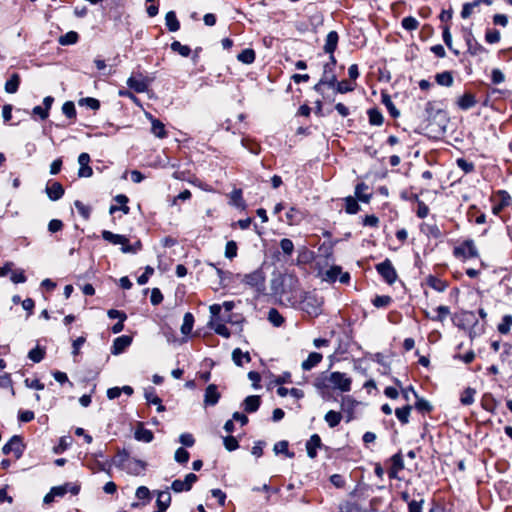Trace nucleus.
<instances>
[{"mask_svg":"<svg viewBox=\"0 0 512 512\" xmlns=\"http://www.w3.org/2000/svg\"><path fill=\"white\" fill-rule=\"evenodd\" d=\"M291 305L311 317L321 314L323 300L314 292L300 291L289 300Z\"/></svg>","mask_w":512,"mask_h":512,"instance_id":"1","label":"nucleus"},{"mask_svg":"<svg viewBox=\"0 0 512 512\" xmlns=\"http://www.w3.org/2000/svg\"><path fill=\"white\" fill-rule=\"evenodd\" d=\"M352 379L342 372H332L323 379L317 380L315 386L318 389L333 388L341 392H349L351 390Z\"/></svg>","mask_w":512,"mask_h":512,"instance_id":"2","label":"nucleus"},{"mask_svg":"<svg viewBox=\"0 0 512 512\" xmlns=\"http://www.w3.org/2000/svg\"><path fill=\"white\" fill-rule=\"evenodd\" d=\"M237 278L240 280L241 283L252 289L256 296L265 294L266 274L262 266L250 273L237 274Z\"/></svg>","mask_w":512,"mask_h":512,"instance_id":"3","label":"nucleus"},{"mask_svg":"<svg viewBox=\"0 0 512 512\" xmlns=\"http://www.w3.org/2000/svg\"><path fill=\"white\" fill-rule=\"evenodd\" d=\"M376 270L389 284H393L397 279V273L389 259L377 264Z\"/></svg>","mask_w":512,"mask_h":512,"instance_id":"4","label":"nucleus"},{"mask_svg":"<svg viewBox=\"0 0 512 512\" xmlns=\"http://www.w3.org/2000/svg\"><path fill=\"white\" fill-rule=\"evenodd\" d=\"M24 446L19 436L14 435L11 439L2 447V453L8 455L14 453L15 457L19 459L23 454Z\"/></svg>","mask_w":512,"mask_h":512,"instance_id":"5","label":"nucleus"},{"mask_svg":"<svg viewBox=\"0 0 512 512\" xmlns=\"http://www.w3.org/2000/svg\"><path fill=\"white\" fill-rule=\"evenodd\" d=\"M197 479L198 477L194 473H189L185 476L184 480H174L171 484V489L176 493L189 491Z\"/></svg>","mask_w":512,"mask_h":512,"instance_id":"6","label":"nucleus"},{"mask_svg":"<svg viewBox=\"0 0 512 512\" xmlns=\"http://www.w3.org/2000/svg\"><path fill=\"white\" fill-rule=\"evenodd\" d=\"M455 255L463 256L465 258H474L478 256L477 248L472 240L464 241L459 247L454 250Z\"/></svg>","mask_w":512,"mask_h":512,"instance_id":"7","label":"nucleus"},{"mask_svg":"<svg viewBox=\"0 0 512 512\" xmlns=\"http://www.w3.org/2000/svg\"><path fill=\"white\" fill-rule=\"evenodd\" d=\"M150 80L147 77H143L140 75L139 78L137 77H129L127 79V86L134 90L136 93H144L148 90Z\"/></svg>","mask_w":512,"mask_h":512,"instance_id":"8","label":"nucleus"},{"mask_svg":"<svg viewBox=\"0 0 512 512\" xmlns=\"http://www.w3.org/2000/svg\"><path fill=\"white\" fill-rule=\"evenodd\" d=\"M334 67L330 66V64H325L324 65V71H323V75H322V78L320 79L319 83L315 85L314 89L316 91L319 90V87L323 84L329 86V87H334L336 85V75L334 74V71H333Z\"/></svg>","mask_w":512,"mask_h":512,"instance_id":"9","label":"nucleus"},{"mask_svg":"<svg viewBox=\"0 0 512 512\" xmlns=\"http://www.w3.org/2000/svg\"><path fill=\"white\" fill-rule=\"evenodd\" d=\"M121 469L131 475H140L145 471L146 463L138 459H132L127 461V463H121Z\"/></svg>","mask_w":512,"mask_h":512,"instance_id":"10","label":"nucleus"},{"mask_svg":"<svg viewBox=\"0 0 512 512\" xmlns=\"http://www.w3.org/2000/svg\"><path fill=\"white\" fill-rule=\"evenodd\" d=\"M78 163H79V170H78V176L80 178H88L93 175V170L90 167V156L88 153H81L78 156Z\"/></svg>","mask_w":512,"mask_h":512,"instance_id":"11","label":"nucleus"},{"mask_svg":"<svg viewBox=\"0 0 512 512\" xmlns=\"http://www.w3.org/2000/svg\"><path fill=\"white\" fill-rule=\"evenodd\" d=\"M132 343V337L128 335H122L114 339L113 345L111 348V353L113 355L121 354L126 348H128Z\"/></svg>","mask_w":512,"mask_h":512,"instance_id":"12","label":"nucleus"},{"mask_svg":"<svg viewBox=\"0 0 512 512\" xmlns=\"http://www.w3.org/2000/svg\"><path fill=\"white\" fill-rule=\"evenodd\" d=\"M219 399L220 393L217 390V386L215 384L208 385L204 394V404L206 406H214L218 403Z\"/></svg>","mask_w":512,"mask_h":512,"instance_id":"13","label":"nucleus"},{"mask_svg":"<svg viewBox=\"0 0 512 512\" xmlns=\"http://www.w3.org/2000/svg\"><path fill=\"white\" fill-rule=\"evenodd\" d=\"M321 447V438L318 434H313L306 442L307 455L314 459L317 456V449Z\"/></svg>","mask_w":512,"mask_h":512,"instance_id":"14","label":"nucleus"},{"mask_svg":"<svg viewBox=\"0 0 512 512\" xmlns=\"http://www.w3.org/2000/svg\"><path fill=\"white\" fill-rule=\"evenodd\" d=\"M46 193L50 200L57 201L64 195V188L59 182H53L46 187Z\"/></svg>","mask_w":512,"mask_h":512,"instance_id":"15","label":"nucleus"},{"mask_svg":"<svg viewBox=\"0 0 512 512\" xmlns=\"http://www.w3.org/2000/svg\"><path fill=\"white\" fill-rule=\"evenodd\" d=\"M79 491L80 485L76 483H65L64 485L54 487V493H56L59 497L64 496L68 492L73 495H77Z\"/></svg>","mask_w":512,"mask_h":512,"instance_id":"16","label":"nucleus"},{"mask_svg":"<svg viewBox=\"0 0 512 512\" xmlns=\"http://www.w3.org/2000/svg\"><path fill=\"white\" fill-rule=\"evenodd\" d=\"M477 104L476 98L471 93H464L457 100V105L461 110H468L473 108Z\"/></svg>","mask_w":512,"mask_h":512,"instance_id":"17","label":"nucleus"},{"mask_svg":"<svg viewBox=\"0 0 512 512\" xmlns=\"http://www.w3.org/2000/svg\"><path fill=\"white\" fill-rule=\"evenodd\" d=\"M392 466L389 470V477L396 478L399 471L404 468V461L401 453H396L391 457Z\"/></svg>","mask_w":512,"mask_h":512,"instance_id":"18","label":"nucleus"},{"mask_svg":"<svg viewBox=\"0 0 512 512\" xmlns=\"http://www.w3.org/2000/svg\"><path fill=\"white\" fill-rule=\"evenodd\" d=\"M322 359V354L318 352H311L308 355L307 359L302 362L301 367L303 370L309 371L315 366H317L322 361Z\"/></svg>","mask_w":512,"mask_h":512,"instance_id":"19","label":"nucleus"},{"mask_svg":"<svg viewBox=\"0 0 512 512\" xmlns=\"http://www.w3.org/2000/svg\"><path fill=\"white\" fill-rule=\"evenodd\" d=\"M102 238L114 245H124L129 242L128 238H126L124 235L120 234H114L111 231L104 230L102 231Z\"/></svg>","mask_w":512,"mask_h":512,"instance_id":"20","label":"nucleus"},{"mask_svg":"<svg viewBox=\"0 0 512 512\" xmlns=\"http://www.w3.org/2000/svg\"><path fill=\"white\" fill-rule=\"evenodd\" d=\"M338 39L339 37L336 31L329 32L325 40L324 51L326 53L333 54L337 48Z\"/></svg>","mask_w":512,"mask_h":512,"instance_id":"21","label":"nucleus"},{"mask_svg":"<svg viewBox=\"0 0 512 512\" xmlns=\"http://www.w3.org/2000/svg\"><path fill=\"white\" fill-rule=\"evenodd\" d=\"M235 307V303L233 301H225L222 305L213 304L210 306L209 310L213 318L219 317V314L224 308L226 312H230Z\"/></svg>","mask_w":512,"mask_h":512,"instance_id":"22","label":"nucleus"},{"mask_svg":"<svg viewBox=\"0 0 512 512\" xmlns=\"http://www.w3.org/2000/svg\"><path fill=\"white\" fill-rule=\"evenodd\" d=\"M244 409L248 413H252L258 410L260 406V397L257 395H251L244 400Z\"/></svg>","mask_w":512,"mask_h":512,"instance_id":"23","label":"nucleus"},{"mask_svg":"<svg viewBox=\"0 0 512 512\" xmlns=\"http://www.w3.org/2000/svg\"><path fill=\"white\" fill-rule=\"evenodd\" d=\"M170 503H171V494L168 490L159 491L157 493L156 504H157L158 508H161L162 510H167V508L170 506Z\"/></svg>","mask_w":512,"mask_h":512,"instance_id":"24","label":"nucleus"},{"mask_svg":"<svg viewBox=\"0 0 512 512\" xmlns=\"http://www.w3.org/2000/svg\"><path fill=\"white\" fill-rule=\"evenodd\" d=\"M232 360L237 366H242L243 362H250L251 357L249 352H243L241 349L236 348L232 352Z\"/></svg>","mask_w":512,"mask_h":512,"instance_id":"25","label":"nucleus"},{"mask_svg":"<svg viewBox=\"0 0 512 512\" xmlns=\"http://www.w3.org/2000/svg\"><path fill=\"white\" fill-rule=\"evenodd\" d=\"M134 437L138 441H142L145 443H150L154 436L151 430L146 429L142 426L138 427L134 433Z\"/></svg>","mask_w":512,"mask_h":512,"instance_id":"26","label":"nucleus"},{"mask_svg":"<svg viewBox=\"0 0 512 512\" xmlns=\"http://www.w3.org/2000/svg\"><path fill=\"white\" fill-rule=\"evenodd\" d=\"M20 84V76L17 73H13L5 83V91L9 94H14L18 91Z\"/></svg>","mask_w":512,"mask_h":512,"instance_id":"27","label":"nucleus"},{"mask_svg":"<svg viewBox=\"0 0 512 512\" xmlns=\"http://www.w3.org/2000/svg\"><path fill=\"white\" fill-rule=\"evenodd\" d=\"M210 326L215 331V333H217L218 335H221L225 338L230 337L229 329L227 328V326L225 324L218 321V317L214 318L213 320L210 321Z\"/></svg>","mask_w":512,"mask_h":512,"instance_id":"28","label":"nucleus"},{"mask_svg":"<svg viewBox=\"0 0 512 512\" xmlns=\"http://www.w3.org/2000/svg\"><path fill=\"white\" fill-rule=\"evenodd\" d=\"M324 420L330 428H334L341 422L342 414L340 412L330 410L325 414Z\"/></svg>","mask_w":512,"mask_h":512,"instance_id":"29","label":"nucleus"},{"mask_svg":"<svg viewBox=\"0 0 512 512\" xmlns=\"http://www.w3.org/2000/svg\"><path fill=\"white\" fill-rule=\"evenodd\" d=\"M165 24H166L168 30L171 32H175V31L179 30L180 23H179L174 11H169L166 13Z\"/></svg>","mask_w":512,"mask_h":512,"instance_id":"30","label":"nucleus"},{"mask_svg":"<svg viewBox=\"0 0 512 512\" xmlns=\"http://www.w3.org/2000/svg\"><path fill=\"white\" fill-rule=\"evenodd\" d=\"M194 316L192 313L187 312L183 317V323L181 325V333L185 336L189 335L193 329Z\"/></svg>","mask_w":512,"mask_h":512,"instance_id":"31","label":"nucleus"},{"mask_svg":"<svg viewBox=\"0 0 512 512\" xmlns=\"http://www.w3.org/2000/svg\"><path fill=\"white\" fill-rule=\"evenodd\" d=\"M435 80H436L437 84H439L441 86H445V87L452 86L453 82H454L453 76H452L451 72H449V71H444V72L436 74Z\"/></svg>","mask_w":512,"mask_h":512,"instance_id":"32","label":"nucleus"},{"mask_svg":"<svg viewBox=\"0 0 512 512\" xmlns=\"http://www.w3.org/2000/svg\"><path fill=\"white\" fill-rule=\"evenodd\" d=\"M368 190V186L365 184V183H358L355 187V196L362 202L364 203H368L370 198H371V194H367L365 193V191Z\"/></svg>","mask_w":512,"mask_h":512,"instance_id":"33","label":"nucleus"},{"mask_svg":"<svg viewBox=\"0 0 512 512\" xmlns=\"http://www.w3.org/2000/svg\"><path fill=\"white\" fill-rule=\"evenodd\" d=\"M355 406V401L349 397L345 396L341 399V408L344 412L348 413L347 422H349L352 419V413Z\"/></svg>","mask_w":512,"mask_h":512,"instance_id":"34","label":"nucleus"},{"mask_svg":"<svg viewBox=\"0 0 512 512\" xmlns=\"http://www.w3.org/2000/svg\"><path fill=\"white\" fill-rule=\"evenodd\" d=\"M499 195H500L501 199H500L499 204H497V205H495L493 207V213L494 214L500 213L501 210L504 207L508 206L510 204V202H511V197H510V195L506 191H500Z\"/></svg>","mask_w":512,"mask_h":512,"instance_id":"35","label":"nucleus"},{"mask_svg":"<svg viewBox=\"0 0 512 512\" xmlns=\"http://www.w3.org/2000/svg\"><path fill=\"white\" fill-rule=\"evenodd\" d=\"M151 124H152L151 131L156 137H158V138L166 137L165 125L160 120L152 119Z\"/></svg>","mask_w":512,"mask_h":512,"instance_id":"36","label":"nucleus"},{"mask_svg":"<svg viewBox=\"0 0 512 512\" xmlns=\"http://www.w3.org/2000/svg\"><path fill=\"white\" fill-rule=\"evenodd\" d=\"M411 410H412V407L410 405H406L402 408H397L395 410V415H396L397 419L402 424H407L409 422V416H410Z\"/></svg>","mask_w":512,"mask_h":512,"instance_id":"37","label":"nucleus"},{"mask_svg":"<svg viewBox=\"0 0 512 512\" xmlns=\"http://www.w3.org/2000/svg\"><path fill=\"white\" fill-rule=\"evenodd\" d=\"M237 59L244 64H251L255 60V52L250 48L244 49L237 55Z\"/></svg>","mask_w":512,"mask_h":512,"instance_id":"38","label":"nucleus"},{"mask_svg":"<svg viewBox=\"0 0 512 512\" xmlns=\"http://www.w3.org/2000/svg\"><path fill=\"white\" fill-rule=\"evenodd\" d=\"M341 274V267L332 266L323 274V280L327 282H335Z\"/></svg>","mask_w":512,"mask_h":512,"instance_id":"39","label":"nucleus"},{"mask_svg":"<svg viewBox=\"0 0 512 512\" xmlns=\"http://www.w3.org/2000/svg\"><path fill=\"white\" fill-rule=\"evenodd\" d=\"M277 394L281 397L291 395L297 399H300L304 396V392L300 389H297V388L287 389L285 387H279L277 389Z\"/></svg>","mask_w":512,"mask_h":512,"instance_id":"40","label":"nucleus"},{"mask_svg":"<svg viewBox=\"0 0 512 512\" xmlns=\"http://www.w3.org/2000/svg\"><path fill=\"white\" fill-rule=\"evenodd\" d=\"M268 320L275 326V327H280L283 322H284V318L283 316L279 313V311L275 308H271L268 312Z\"/></svg>","mask_w":512,"mask_h":512,"instance_id":"41","label":"nucleus"},{"mask_svg":"<svg viewBox=\"0 0 512 512\" xmlns=\"http://www.w3.org/2000/svg\"><path fill=\"white\" fill-rule=\"evenodd\" d=\"M368 116H369V123L371 125L380 126L383 124V115L382 113L377 109H370L368 110Z\"/></svg>","mask_w":512,"mask_h":512,"instance_id":"42","label":"nucleus"},{"mask_svg":"<svg viewBox=\"0 0 512 512\" xmlns=\"http://www.w3.org/2000/svg\"><path fill=\"white\" fill-rule=\"evenodd\" d=\"M512 327V316L505 315L502 318V321L498 324L497 329L501 334H507L510 332Z\"/></svg>","mask_w":512,"mask_h":512,"instance_id":"43","label":"nucleus"},{"mask_svg":"<svg viewBox=\"0 0 512 512\" xmlns=\"http://www.w3.org/2000/svg\"><path fill=\"white\" fill-rule=\"evenodd\" d=\"M360 207L355 198L352 196H348L345 198V211L348 214H356L359 211Z\"/></svg>","mask_w":512,"mask_h":512,"instance_id":"44","label":"nucleus"},{"mask_svg":"<svg viewBox=\"0 0 512 512\" xmlns=\"http://www.w3.org/2000/svg\"><path fill=\"white\" fill-rule=\"evenodd\" d=\"M171 49H172V51L179 53L183 57H188L191 53L190 47L187 45L181 44L179 41L172 42Z\"/></svg>","mask_w":512,"mask_h":512,"instance_id":"45","label":"nucleus"},{"mask_svg":"<svg viewBox=\"0 0 512 512\" xmlns=\"http://www.w3.org/2000/svg\"><path fill=\"white\" fill-rule=\"evenodd\" d=\"M475 389L466 388L461 395L460 401L463 405H471L474 402Z\"/></svg>","mask_w":512,"mask_h":512,"instance_id":"46","label":"nucleus"},{"mask_svg":"<svg viewBox=\"0 0 512 512\" xmlns=\"http://www.w3.org/2000/svg\"><path fill=\"white\" fill-rule=\"evenodd\" d=\"M402 27L407 31L416 30L419 26V22L416 18L408 16L402 19Z\"/></svg>","mask_w":512,"mask_h":512,"instance_id":"47","label":"nucleus"},{"mask_svg":"<svg viewBox=\"0 0 512 512\" xmlns=\"http://www.w3.org/2000/svg\"><path fill=\"white\" fill-rule=\"evenodd\" d=\"M286 219L289 225L298 224L301 220L300 212L296 208L291 207L286 213Z\"/></svg>","mask_w":512,"mask_h":512,"instance_id":"48","label":"nucleus"},{"mask_svg":"<svg viewBox=\"0 0 512 512\" xmlns=\"http://www.w3.org/2000/svg\"><path fill=\"white\" fill-rule=\"evenodd\" d=\"M44 355H45L44 349L37 346L34 349L29 351L28 358L31 361H33L34 363H39L44 358Z\"/></svg>","mask_w":512,"mask_h":512,"instance_id":"49","label":"nucleus"},{"mask_svg":"<svg viewBox=\"0 0 512 512\" xmlns=\"http://www.w3.org/2000/svg\"><path fill=\"white\" fill-rule=\"evenodd\" d=\"M78 40V34L74 31L67 32L65 35H62L59 38V43L61 45H71L75 44Z\"/></svg>","mask_w":512,"mask_h":512,"instance_id":"50","label":"nucleus"},{"mask_svg":"<svg viewBox=\"0 0 512 512\" xmlns=\"http://www.w3.org/2000/svg\"><path fill=\"white\" fill-rule=\"evenodd\" d=\"M428 285L438 292H443L447 287L445 282L434 276L428 278Z\"/></svg>","mask_w":512,"mask_h":512,"instance_id":"51","label":"nucleus"},{"mask_svg":"<svg viewBox=\"0 0 512 512\" xmlns=\"http://www.w3.org/2000/svg\"><path fill=\"white\" fill-rule=\"evenodd\" d=\"M436 312H437V315L432 316L431 319L434 321L443 322L447 318V316L450 314V309L448 306L441 305L436 308Z\"/></svg>","mask_w":512,"mask_h":512,"instance_id":"52","label":"nucleus"},{"mask_svg":"<svg viewBox=\"0 0 512 512\" xmlns=\"http://www.w3.org/2000/svg\"><path fill=\"white\" fill-rule=\"evenodd\" d=\"M274 451L276 454L284 453L287 457H294V453L288 450V442L287 441H279L274 445Z\"/></svg>","mask_w":512,"mask_h":512,"instance_id":"53","label":"nucleus"},{"mask_svg":"<svg viewBox=\"0 0 512 512\" xmlns=\"http://www.w3.org/2000/svg\"><path fill=\"white\" fill-rule=\"evenodd\" d=\"M79 105L86 106L92 110H98L100 107V102L95 98L86 97L79 100Z\"/></svg>","mask_w":512,"mask_h":512,"instance_id":"54","label":"nucleus"},{"mask_svg":"<svg viewBox=\"0 0 512 512\" xmlns=\"http://www.w3.org/2000/svg\"><path fill=\"white\" fill-rule=\"evenodd\" d=\"M189 457V452L182 447L178 448L174 455L175 461L180 464H186L189 460Z\"/></svg>","mask_w":512,"mask_h":512,"instance_id":"55","label":"nucleus"},{"mask_svg":"<svg viewBox=\"0 0 512 512\" xmlns=\"http://www.w3.org/2000/svg\"><path fill=\"white\" fill-rule=\"evenodd\" d=\"M280 248L283 251V253L287 256H291V254L294 251V244L293 242L288 238H283L280 241Z\"/></svg>","mask_w":512,"mask_h":512,"instance_id":"56","label":"nucleus"},{"mask_svg":"<svg viewBox=\"0 0 512 512\" xmlns=\"http://www.w3.org/2000/svg\"><path fill=\"white\" fill-rule=\"evenodd\" d=\"M230 199L233 205L237 207H244L242 191L240 189L233 190L230 194Z\"/></svg>","mask_w":512,"mask_h":512,"instance_id":"57","label":"nucleus"},{"mask_svg":"<svg viewBox=\"0 0 512 512\" xmlns=\"http://www.w3.org/2000/svg\"><path fill=\"white\" fill-rule=\"evenodd\" d=\"M425 501L421 497L420 499H413L411 502H409L408 505V512H423V505Z\"/></svg>","mask_w":512,"mask_h":512,"instance_id":"58","label":"nucleus"},{"mask_svg":"<svg viewBox=\"0 0 512 512\" xmlns=\"http://www.w3.org/2000/svg\"><path fill=\"white\" fill-rule=\"evenodd\" d=\"M415 408L421 413H427L432 410L431 404L423 398L417 399V401L415 403Z\"/></svg>","mask_w":512,"mask_h":512,"instance_id":"59","label":"nucleus"},{"mask_svg":"<svg viewBox=\"0 0 512 512\" xmlns=\"http://www.w3.org/2000/svg\"><path fill=\"white\" fill-rule=\"evenodd\" d=\"M62 112L68 118H74L76 116L74 103L71 101L65 102L62 106Z\"/></svg>","mask_w":512,"mask_h":512,"instance_id":"60","label":"nucleus"},{"mask_svg":"<svg viewBox=\"0 0 512 512\" xmlns=\"http://www.w3.org/2000/svg\"><path fill=\"white\" fill-rule=\"evenodd\" d=\"M150 495H151L150 490L146 486L138 487L137 490H136V493H135V496L139 500H145L147 502H149L150 499H151Z\"/></svg>","mask_w":512,"mask_h":512,"instance_id":"61","label":"nucleus"},{"mask_svg":"<svg viewBox=\"0 0 512 512\" xmlns=\"http://www.w3.org/2000/svg\"><path fill=\"white\" fill-rule=\"evenodd\" d=\"M10 280L14 284L24 283L26 282V276L24 275L23 269H16L12 272Z\"/></svg>","mask_w":512,"mask_h":512,"instance_id":"62","label":"nucleus"},{"mask_svg":"<svg viewBox=\"0 0 512 512\" xmlns=\"http://www.w3.org/2000/svg\"><path fill=\"white\" fill-rule=\"evenodd\" d=\"M392 299L390 296L382 295L376 296L373 300V305L378 308L386 307L391 303Z\"/></svg>","mask_w":512,"mask_h":512,"instance_id":"63","label":"nucleus"},{"mask_svg":"<svg viewBox=\"0 0 512 512\" xmlns=\"http://www.w3.org/2000/svg\"><path fill=\"white\" fill-rule=\"evenodd\" d=\"M237 255V244L235 241H228L225 247V256L233 259Z\"/></svg>","mask_w":512,"mask_h":512,"instance_id":"64","label":"nucleus"}]
</instances>
